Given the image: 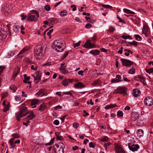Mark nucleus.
I'll return each instance as SVG.
<instances>
[{
    "label": "nucleus",
    "instance_id": "obj_1",
    "mask_svg": "<svg viewBox=\"0 0 153 153\" xmlns=\"http://www.w3.org/2000/svg\"><path fill=\"white\" fill-rule=\"evenodd\" d=\"M19 112L16 113V117L17 120L19 121L21 118L25 116L28 114V112H27V108L25 106V104H22L21 107H19Z\"/></svg>",
    "mask_w": 153,
    "mask_h": 153
},
{
    "label": "nucleus",
    "instance_id": "obj_2",
    "mask_svg": "<svg viewBox=\"0 0 153 153\" xmlns=\"http://www.w3.org/2000/svg\"><path fill=\"white\" fill-rule=\"evenodd\" d=\"M64 43V41L62 39L56 40L53 42L52 47L56 51L59 52L60 51L59 49H60L63 46Z\"/></svg>",
    "mask_w": 153,
    "mask_h": 153
},
{
    "label": "nucleus",
    "instance_id": "obj_3",
    "mask_svg": "<svg viewBox=\"0 0 153 153\" xmlns=\"http://www.w3.org/2000/svg\"><path fill=\"white\" fill-rule=\"evenodd\" d=\"M39 17V14L36 10H32L31 13L29 14L27 17V19L30 22L36 21Z\"/></svg>",
    "mask_w": 153,
    "mask_h": 153
},
{
    "label": "nucleus",
    "instance_id": "obj_4",
    "mask_svg": "<svg viewBox=\"0 0 153 153\" xmlns=\"http://www.w3.org/2000/svg\"><path fill=\"white\" fill-rule=\"evenodd\" d=\"M55 146L56 148L55 149V153H63L64 149L65 147V145L62 143H60L59 144H56Z\"/></svg>",
    "mask_w": 153,
    "mask_h": 153
},
{
    "label": "nucleus",
    "instance_id": "obj_5",
    "mask_svg": "<svg viewBox=\"0 0 153 153\" xmlns=\"http://www.w3.org/2000/svg\"><path fill=\"white\" fill-rule=\"evenodd\" d=\"M42 49V47L41 48H36L34 50V55L37 59H40L42 56V54L41 53Z\"/></svg>",
    "mask_w": 153,
    "mask_h": 153
},
{
    "label": "nucleus",
    "instance_id": "obj_6",
    "mask_svg": "<svg viewBox=\"0 0 153 153\" xmlns=\"http://www.w3.org/2000/svg\"><path fill=\"white\" fill-rule=\"evenodd\" d=\"M83 47L85 48L89 49L94 48L95 46H94V44L91 43V40H88L83 46Z\"/></svg>",
    "mask_w": 153,
    "mask_h": 153
},
{
    "label": "nucleus",
    "instance_id": "obj_7",
    "mask_svg": "<svg viewBox=\"0 0 153 153\" xmlns=\"http://www.w3.org/2000/svg\"><path fill=\"white\" fill-rule=\"evenodd\" d=\"M144 102L147 105L152 106L153 104V100L151 97H147L144 100Z\"/></svg>",
    "mask_w": 153,
    "mask_h": 153
},
{
    "label": "nucleus",
    "instance_id": "obj_8",
    "mask_svg": "<svg viewBox=\"0 0 153 153\" xmlns=\"http://www.w3.org/2000/svg\"><path fill=\"white\" fill-rule=\"evenodd\" d=\"M121 61L123 65L126 67L130 66L133 64V62L129 60L122 58L121 59Z\"/></svg>",
    "mask_w": 153,
    "mask_h": 153
},
{
    "label": "nucleus",
    "instance_id": "obj_9",
    "mask_svg": "<svg viewBox=\"0 0 153 153\" xmlns=\"http://www.w3.org/2000/svg\"><path fill=\"white\" fill-rule=\"evenodd\" d=\"M126 88L125 87H119L116 90V93L125 94L126 93Z\"/></svg>",
    "mask_w": 153,
    "mask_h": 153
},
{
    "label": "nucleus",
    "instance_id": "obj_10",
    "mask_svg": "<svg viewBox=\"0 0 153 153\" xmlns=\"http://www.w3.org/2000/svg\"><path fill=\"white\" fill-rule=\"evenodd\" d=\"M128 147L129 149L132 152L137 151L139 148V146L138 144H133L131 146L130 144H128Z\"/></svg>",
    "mask_w": 153,
    "mask_h": 153
},
{
    "label": "nucleus",
    "instance_id": "obj_11",
    "mask_svg": "<svg viewBox=\"0 0 153 153\" xmlns=\"http://www.w3.org/2000/svg\"><path fill=\"white\" fill-rule=\"evenodd\" d=\"M74 80L70 79H64L62 82V84L64 86H67L68 84L70 83H72Z\"/></svg>",
    "mask_w": 153,
    "mask_h": 153
},
{
    "label": "nucleus",
    "instance_id": "obj_12",
    "mask_svg": "<svg viewBox=\"0 0 153 153\" xmlns=\"http://www.w3.org/2000/svg\"><path fill=\"white\" fill-rule=\"evenodd\" d=\"M29 51V49L28 48H24L20 52L18 55H22V56H24L28 53Z\"/></svg>",
    "mask_w": 153,
    "mask_h": 153
},
{
    "label": "nucleus",
    "instance_id": "obj_13",
    "mask_svg": "<svg viewBox=\"0 0 153 153\" xmlns=\"http://www.w3.org/2000/svg\"><path fill=\"white\" fill-rule=\"evenodd\" d=\"M139 116V114L136 112L132 113L130 120L133 121H135L137 119Z\"/></svg>",
    "mask_w": 153,
    "mask_h": 153
},
{
    "label": "nucleus",
    "instance_id": "obj_14",
    "mask_svg": "<svg viewBox=\"0 0 153 153\" xmlns=\"http://www.w3.org/2000/svg\"><path fill=\"white\" fill-rule=\"evenodd\" d=\"M135 79L137 81H140L143 83L144 85H146V83L145 82V78L144 77L139 76L138 77H136Z\"/></svg>",
    "mask_w": 153,
    "mask_h": 153
},
{
    "label": "nucleus",
    "instance_id": "obj_15",
    "mask_svg": "<svg viewBox=\"0 0 153 153\" xmlns=\"http://www.w3.org/2000/svg\"><path fill=\"white\" fill-rule=\"evenodd\" d=\"M7 32L2 31L0 32V39H5L7 35Z\"/></svg>",
    "mask_w": 153,
    "mask_h": 153
},
{
    "label": "nucleus",
    "instance_id": "obj_16",
    "mask_svg": "<svg viewBox=\"0 0 153 153\" xmlns=\"http://www.w3.org/2000/svg\"><path fill=\"white\" fill-rule=\"evenodd\" d=\"M133 96L136 97L139 96L140 94V91L138 89H135L133 90Z\"/></svg>",
    "mask_w": 153,
    "mask_h": 153
},
{
    "label": "nucleus",
    "instance_id": "obj_17",
    "mask_svg": "<svg viewBox=\"0 0 153 153\" xmlns=\"http://www.w3.org/2000/svg\"><path fill=\"white\" fill-rule=\"evenodd\" d=\"M19 71L20 69L19 68L17 67L15 68L12 76V78H13V79H15V78L17 76Z\"/></svg>",
    "mask_w": 153,
    "mask_h": 153
},
{
    "label": "nucleus",
    "instance_id": "obj_18",
    "mask_svg": "<svg viewBox=\"0 0 153 153\" xmlns=\"http://www.w3.org/2000/svg\"><path fill=\"white\" fill-rule=\"evenodd\" d=\"M121 79V76L118 75L116 76V79H113L111 80L112 82H118L121 81L120 79Z\"/></svg>",
    "mask_w": 153,
    "mask_h": 153
},
{
    "label": "nucleus",
    "instance_id": "obj_19",
    "mask_svg": "<svg viewBox=\"0 0 153 153\" xmlns=\"http://www.w3.org/2000/svg\"><path fill=\"white\" fill-rule=\"evenodd\" d=\"M85 85L83 84L81 82H79L76 83L74 86L75 88H81L85 87Z\"/></svg>",
    "mask_w": 153,
    "mask_h": 153
},
{
    "label": "nucleus",
    "instance_id": "obj_20",
    "mask_svg": "<svg viewBox=\"0 0 153 153\" xmlns=\"http://www.w3.org/2000/svg\"><path fill=\"white\" fill-rule=\"evenodd\" d=\"M66 65L65 66L62 67H61L59 68V70L62 73L64 74H66L68 73V71L66 69Z\"/></svg>",
    "mask_w": 153,
    "mask_h": 153
},
{
    "label": "nucleus",
    "instance_id": "obj_21",
    "mask_svg": "<svg viewBox=\"0 0 153 153\" xmlns=\"http://www.w3.org/2000/svg\"><path fill=\"white\" fill-rule=\"evenodd\" d=\"M100 51L97 50H92L90 52V53L95 56L99 54Z\"/></svg>",
    "mask_w": 153,
    "mask_h": 153
},
{
    "label": "nucleus",
    "instance_id": "obj_22",
    "mask_svg": "<svg viewBox=\"0 0 153 153\" xmlns=\"http://www.w3.org/2000/svg\"><path fill=\"white\" fill-rule=\"evenodd\" d=\"M137 133L138 136H142L143 135V131L142 129H138L137 131Z\"/></svg>",
    "mask_w": 153,
    "mask_h": 153
},
{
    "label": "nucleus",
    "instance_id": "obj_23",
    "mask_svg": "<svg viewBox=\"0 0 153 153\" xmlns=\"http://www.w3.org/2000/svg\"><path fill=\"white\" fill-rule=\"evenodd\" d=\"M56 139L61 140L63 139L62 137L61 136H60V132H58L55 133Z\"/></svg>",
    "mask_w": 153,
    "mask_h": 153
},
{
    "label": "nucleus",
    "instance_id": "obj_24",
    "mask_svg": "<svg viewBox=\"0 0 153 153\" xmlns=\"http://www.w3.org/2000/svg\"><path fill=\"white\" fill-rule=\"evenodd\" d=\"M39 100L36 99H33L31 101V103L30 104V106H33L38 102Z\"/></svg>",
    "mask_w": 153,
    "mask_h": 153
},
{
    "label": "nucleus",
    "instance_id": "obj_25",
    "mask_svg": "<svg viewBox=\"0 0 153 153\" xmlns=\"http://www.w3.org/2000/svg\"><path fill=\"white\" fill-rule=\"evenodd\" d=\"M116 152L117 153H125L122 148L120 147H117Z\"/></svg>",
    "mask_w": 153,
    "mask_h": 153
},
{
    "label": "nucleus",
    "instance_id": "obj_26",
    "mask_svg": "<svg viewBox=\"0 0 153 153\" xmlns=\"http://www.w3.org/2000/svg\"><path fill=\"white\" fill-rule=\"evenodd\" d=\"M148 31V27L147 26L144 25L143 27V30L142 31L143 33H146Z\"/></svg>",
    "mask_w": 153,
    "mask_h": 153
},
{
    "label": "nucleus",
    "instance_id": "obj_27",
    "mask_svg": "<svg viewBox=\"0 0 153 153\" xmlns=\"http://www.w3.org/2000/svg\"><path fill=\"white\" fill-rule=\"evenodd\" d=\"M10 106V103L9 102H8V103L5 106L3 110V111L6 112L7 111L9 110Z\"/></svg>",
    "mask_w": 153,
    "mask_h": 153
},
{
    "label": "nucleus",
    "instance_id": "obj_28",
    "mask_svg": "<svg viewBox=\"0 0 153 153\" xmlns=\"http://www.w3.org/2000/svg\"><path fill=\"white\" fill-rule=\"evenodd\" d=\"M35 116L34 114H31V115H27V119L28 120H31L33 119L35 117Z\"/></svg>",
    "mask_w": 153,
    "mask_h": 153
},
{
    "label": "nucleus",
    "instance_id": "obj_29",
    "mask_svg": "<svg viewBox=\"0 0 153 153\" xmlns=\"http://www.w3.org/2000/svg\"><path fill=\"white\" fill-rule=\"evenodd\" d=\"M45 91V89H41L36 93V94L39 96L44 93Z\"/></svg>",
    "mask_w": 153,
    "mask_h": 153
},
{
    "label": "nucleus",
    "instance_id": "obj_30",
    "mask_svg": "<svg viewBox=\"0 0 153 153\" xmlns=\"http://www.w3.org/2000/svg\"><path fill=\"white\" fill-rule=\"evenodd\" d=\"M48 21L50 22V23H53V22H55L57 23L58 22V20L56 19H53V18H50L48 19Z\"/></svg>",
    "mask_w": 153,
    "mask_h": 153
},
{
    "label": "nucleus",
    "instance_id": "obj_31",
    "mask_svg": "<svg viewBox=\"0 0 153 153\" xmlns=\"http://www.w3.org/2000/svg\"><path fill=\"white\" fill-rule=\"evenodd\" d=\"M36 76L38 77L39 80H40L41 76V72L40 71H37L36 72Z\"/></svg>",
    "mask_w": 153,
    "mask_h": 153
},
{
    "label": "nucleus",
    "instance_id": "obj_32",
    "mask_svg": "<svg viewBox=\"0 0 153 153\" xmlns=\"http://www.w3.org/2000/svg\"><path fill=\"white\" fill-rule=\"evenodd\" d=\"M45 108V106L44 104H42L40 105V107L39 109V110L40 111H42Z\"/></svg>",
    "mask_w": 153,
    "mask_h": 153
},
{
    "label": "nucleus",
    "instance_id": "obj_33",
    "mask_svg": "<svg viewBox=\"0 0 153 153\" xmlns=\"http://www.w3.org/2000/svg\"><path fill=\"white\" fill-rule=\"evenodd\" d=\"M55 139V137L53 138L49 142L45 143V145L46 146H48V145H51L53 143V141Z\"/></svg>",
    "mask_w": 153,
    "mask_h": 153
},
{
    "label": "nucleus",
    "instance_id": "obj_34",
    "mask_svg": "<svg viewBox=\"0 0 153 153\" xmlns=\"http://www.w3.org/2000/svg\"><path fill=\"white\" fill-rule=\"evenodd\" d=\"M67 11L66 10H64L62 11L59 14L60 15L62 16H65L67 15Z\"/></svg>",
    "mask_w": 153,
    "mask_h": 153
},
{
    "label": "nucleus",
    "instance_id": "obj_35",
    "mask_svg": "<svg viewBox=\"0 0 153 153\" xmlns=\"http://www.w3.org/2000/svg\"><path fill=\"white\" fill-rule=\"evenodd\" d=\"M3 10L6 13H8L10 12V10L8 8L6 7H4Z\"/></svg>",
    "mask_w": 153,
    "mask_h": 153
},
{
    "label": "nucleus",
    "instance_id": "obj_36",
    "mask_svg": "<svg viewBox=\"0 0 153 153\" xmlns=\"http://www.w3.org/2000/svg\"><path fill=\"white\" fill-rule=\"evenodd\" d=\"M128 73L131 74H133L135 73V69L134 68H132L129 70Z\"/></svg>",
    "mask_w": 153,
    "mask_h": 153
},
{
    "label": "nucleus",
    "instance_id": "obj_37",
    "mask_svg": "<svg viewBox=\"0 0 153 153\" xmlns=\"http://www.w3.org/2000/svg\"><path fill=\"white\" fill-rule=\"evenodd\" d=\"M117 115L119 117H122L123 116V112L121 111H118L117 112Z\"/></svg>",
    "mask_w": 153,
    "mask_h": 153
},
{
    "label": "nucleus",
    "instance_id": "obj_38",
    "mask_svg": "<svg viewBox=\"0 0 153 153\" xmlns=\"http://www.w3.org/2000/svg\"><path fill=\"white\" fill-rule=\"evenodd\" d=\"M145 70L147 73L149 74H150L153 72V68H150L149 69H145Z\"/></svg>",
    "mask_w": 153,
    "mask_h": 153
},
{
    "label": "nucleus",
    "instance_id": "obj_39",
    "mask_svg": "<svg viewBox=\"0 0 153 153\" xmlns=\"http://www.w3.org/2000/svg\"><path fill=\"white\" fill-rule=\"evenodd\" d=\"M121 37L123 39H131V36L129 35L126 36L123 35Z\"/></svg>",
    "mask_w": 153,
    "mask_h": 153
},
{
    "label": "nucleus",
    "instance_id": "obj_40",
    "mask_svg": "<svg viewBox=\"0 0 153 153\" xmlns=\"http://www.w3.org/2000/svg\"><path fill=\"white\" fill-rule=\"evenodd\" d=\"M10 88L13 91V92H15L17 89L16 87L14 85H11L10 87Z\"/></svg>",
    "mask_w": 153,
    "mask_h": 153
},
{
    "label": "nucleus",
    "instance_id": "obj_41",
    "mask_svg": "<svg viewBox=\"0 0 153 153\" xmlns=\"http://www.w3.org/2000/svg\"><path fill=\"white\" fill-rule=\"evenodd\" d=\"M135 37L136 39L138 41H141L142 39V37L138 35H135Z\"/></svg>",
    "mask_w": 153,
    "mask_h": 153
},
{
    "label": "nucleus",
    "instance_id": "obj_42",
    "mask_svg": "<svg viewBox=\"0 0 153 153\" xmlns=\"http://www.w3.org/2000/svg\"><path fill=\"white\" fill-rule=\"evenodd\" d=\"M128 43L130 45H134L136 46L137 45V42L135 41H134L132 42H128Z\"/></svg>",
    "mask_w": 153,
    "mask_h": 153
},
{
    "label": "nucleus",
    "instance_id": "obj_43",
    "mask_svg": "<svg viewBox=\"0 0 153 153\" xmlns=\"http://www.w3.org/2000/svg\"><path fill=\"white\" fill-rule=\"evenodd\" d=\"M45 9L47 11H49L51 10L50 7L49 5H46L44 7Z\"/></svg>",
    "mask_w": 153,
    "mask_h": 153
},
{
    "label": "nucleus",
    "instance_id": "obj_44",
    "mask_svg": "<svg viewBox=\"0 0 153 153\" xmlns=\"http://www.w3.org/2000/svg\"><path fill=\"white\" fill-rule=\"evenodd\" d=\"M89 146L90 148H94L95 144L93 142H90L89 144Z\"/></svg>",
    "mask_w": 153,
    "mask_h": 153
},
{
    "label": "nucleus",
    "instance_id": "obj_45",
    "mask_svg": "<svg viewBox=\"0 0 153 153\" xmlns=\"http://www.w3.org/2000/svg\"><path fill=\"white\" fill-rule=\"evenodd\" d=\"M102 7H105V8H106L111 9V8H112V7L111 6L109 5H105V4H102Z\"/></svg>",
    "mask_w": 153,
    "mask_h": 153
},
{
    "label": "nucleus",
    "instance_id": "obj_46",
    "mask_svg": "<svg viewBox=\"0 0 153 153\" xmlns=\"http://www.w3.org/2000/svg\"><path fill=\"white\" fill-rule=\"evenodd\" d=\"M5 68V66H0V75L3 72Z\"/></svg>",
    "mask_w": 153,
    "mask_h": 153
},
{
    "label": "nucleus",
    "instance_id": "obj_47",
    "mask_svg": "<svg viewBox=\"0 0 153 153\" xmlns=\"http://www.w3.org/2000/svg\"><path fill=\"white\" fill-rule=\"evenodd\" d=\"M21 16L22 17V20H25L27 17V16L25 15L24 13H22L21 14Z\"/></svg>",
    "mask_w": 153,
    "mask_h": 153
},
{
    "label": "nucleus",
    "instance_id": "obj_48",
    "mask_svg": "<svg viewBox=\"0 0 153 153\" xmlns=\"http://www.w3.org/2000/svg\"><path fill=\"white\" fill-rule=\"evenodd\" d=\"M80 43H81V41H79L77 43H74L73 45H74V48H75L76 47L79 46L80 45Z\"/></svg>",
    "mask_w": 153,
    "mask_h": 153
},
{
    "label": "nucleus",
    "instance_id": "obj_49",
    "mask_svg": "<svg viewBox=\"0 0 153 153\" xmlns=\"http://www.w3.org/2000/svg\"><path fill=\"white\" fill-rule=\"evenodd\" d=\"M100 81L99 80H97L95 81L94 83V85H99V84H100Z\"/></svg>",
    "mask_w": 153,
    "mask_h": 153
},
{
    "label": "nucleus",
    "instance_id": "obj_50",
    "mask_svg": "<svg viewBox=\"0 0 153 153\" xmlns=\"http://www.w3.org/2000/svg\"><path fill=\"white\" fill-rule=\"evenodd\" d=\"M12 136L15 138H17L19 137V136L18 134L16 133L13 134Z\"/></svg>",
    "mask_w": 153,
    "mask_h": 153
},
{
    "label": "nucleus",
    "instance_id": "obj_51",
    "mask_svg": "<svg viewBox=\"0 0 153 153\" xmlns=\"http://www.w3.org/2000/svg\"><path fill=\"white\" fill-rule=\"evenodd\" d=\"M14 27V30L16 32L18 31V29L20 28V27L19 26H14L13 27Z\"/></svg>",
    "mask_w": 153,
    "mask_h": 153
},
{
    "label": "nucleus",
    "instance_id": "obj_52",
    "mask_svg": "<svg viewBox=\"0 0 153 153\" xmlns=\"http://www.w3.org/2000/svg\"><path fill=\"white\" fill-rule=\"evenodd\" d=\"M79 126V124L77 123H75L73 124V126L75 128H77Z\"/></svg>",
    "mask_w": 153,
    "mask_h": 153
},
{
    "label": "nucleus",
    "instance_id": "obj_53",
    "mask_svg": "<svg viewBox=\"0 0 153 153\" xmlns=\"http://www.w3.org/2000/svg\"><path fill=\"white\" fill-rule=\"evenodd\" d=\"M24 79L26 80H29L30 79V77L29 76H27V75L26 74L24 75Z\"/></svg>",
    "mask_w": 153,
    "mask_h": 153
},
{
    "label": "nucleus",
    "instance_id": "obj_54",
    "mask_svg": "<svg viewBox=\"0 0 153 153\" xmlns=\"http://www.w3.org/2000/svg\"><path fill=\"white\" fill-rule=\"evenodd\" d=\"M7 96V93L6 92L2 94L1 99H3L6 97Z\"/></svg>",
    "mask_w": 153,
    "mask_h": 153
},
{
    "label": "nucleus",
    "instance_id": "obj_55",
    "mask_svg": "<svg viewBox=\"0 0 153 153\" xmlns=\"http://www.w3.org/2000/svg\"><path fill=\"white\" fill-rule=\"evenodd\" d=\"M109 30L110 32H113L115 30V28L112 26H110Z\"/></svg>",
    "mask_w": 153,
    "mask_h": 153
},
{
    "label": "nucleus",
    "instance_id": "obj_56",
    "mask_svg": "<svg viewBox=\"0 0 153 153\" xmlns=\"http://www.w3.org/2000/svg\"><path fill=\"white\" fill-rule=\"evenodd\" d=\"M71 7L72 8V11H75L76 10V7L75 5H71Z\"/></svg>",
    "mask_w": 153,
    "mask_h": 153
},
{
    "label": "nucleus",
    "instance_id": "obj_57",
    "mask_svg": "<svg viewBox=\"0 0 153 153\" xmlns=\"http://www.w3.org/2000/svg\"><path fill=\"white\" fill-rule=\"evenodd\" d=\"M91 25H92L90 23H88L85 25V27L87 28H90L91 27Z\"/></svg>",
    "mask_w": 153,
    "mask_h": 153
},
{
    "label": "nucleus",
    "instance_id": "obj_58",
    "mask_svg": "<svg viewBox=\"0 0 153 153\" xmlns=\"http://www.w3.org/2000/svg\"><path fill=\"white\" fill-rule=\"evenodd\" d=\"M53 123L54 124L57 126L59 124V122L58 120H55L53 121Z\"/></svg>",
    "mask_w": 153,
    "mask_h": 153
},
{
    "label": "nucleus",
    "instance_id": "obj_59",
    "mask_svg": "<svg viewBox=\"0 0 153 153\" xmlns=\"http://www.w3.org/2000/svg\"><path fill=\"white\" fill-rule=\"evenodd\" d=\"M68 52H66L64 54L63 56L62 57V59H64L66 57L68 56Z\"/></svg>",
    "mask_w": 153,
    "mask_h": 153
},
{
    "label": "nucleus",
    "instance_id": "obj_60",
    "mask_svg": "<svg viewBox=\"0 0 153 153\" xmlns=\"http://www.w3.org/2000/svg\"><path fill=\"white\" fill-rule=\"evenodd\" d=\"M62 106H59L58 105L57 106L54 107V110H56L58 109H61L62 108Z\"/></svg>",
    "mask_w": 153,
    "mask_h": 153
},
{
    "label": "nucleus",
    "instance_id": "obj_61",
    "mask_svg": "<svg viewBox=\"0 0 153 153\" xmlns=\"http://www.w3.org/2000/svg\"><path fill=\"white\" fill-rule=\"evenodd\" d=\"M53 29H51L47 33V35H48L49 36H51V33L53 32Z\"/></svg>",
    "mask_w": 153,
    "mask_h": 153
},
{
    "label": "nucleus",
    "instance_id": "obj_62",
    "mask_svg": "<svg viewBox=\"0 0 153 153\" xmlns=\"http://www.w3.org/2000/svg\"><path fill=\"white\" fill-rule=\"evenodd\" d=\"M15 54V52L14 51H12L10 52V53L9 54V56L8 57L9 58H10V56H13Z\"/></svg>",
    "mask_w": 153,
    "mask_h": 153
},
{
    "label": "nucleus",
    "instance_id": "obj_63",
    "mask_svg": "<svg viewBox=\"0 0 153 153\" xmlns=\"http://www.w3.org/2000/svg\"><path fill=\"white\" fill-rule=\"evenodd\" d=\"M123 11L124 13H126L129 14V13L130 10L124 8L123 9Z\"/></svg>",
    "mask_w": 153,
    "mask_h": 153
},
{
    "label": "nucleus",
    "instance_id": "obj_64",
    "mask_svg": "<svg viewBox=\"0 0 153 153\" xmlns=\"http://www.w3.org/2000/svg\"><path fill=\"white\" fill-rule=\"evenodd\" d=\"M83 73V71H78V74L79 75H81V76H82L84 75Z\"/></svg>",
    "mask_w": 153,
    "mask_h": 153
}]
</instances>
